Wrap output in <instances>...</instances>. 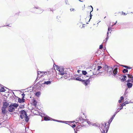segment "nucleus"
<instances>
[{
    "label": "nucleus",
    "mask_w": 133,
    "mask_h": 133,
    "mask_svg": "<svg viewBox=\"0 0 133 133\" xmlns=\"http://www.w3.org/2000/svg\"><path fill=\"white\" fill-rule=\"evenodd\" d=\"M92 68H89L87 69H89L90 71H92L93 74L95 75L99 73L98 71L102 68V67H92Z\"/></svg>",
    "instance_id": "1"
},
{
    "label": "nucleus",
    "mask_w": 133,
    "mask_h": 133,
    "mask_svg": "<svg viewBox=\"0 0 133 133\" xmlns=\"http://www.w3.org/2000/svg\"><path fill=\"white\" fill-rule=\"evenodd\" d=\"M106 124L104 123L103 124H101V131L102 133H107L108 130V127L106 126Z\"/></svg>",
    "instance_id": "2"
},
{
    "label": "nucleus",
    "mask_w": 133,
    "mask_h": 133,
    "mask_svg": "<svg viewBox=\"0 0 133 133\" xmlns=\"http://www.w3.org/2000/svg\"><path fill=\"white\" fill-rule=\"evenodd\" d=\"M56 69L59 72V74L63 75L65 73V71L63 67H56Z\"/></svg>",
    "instance_id": "3"
},
{
    "label": "nucleus",
    "mask_w": 133,
    "mask_h": 133,
    "mask_svg": "<svg viewBox=\"0 0 133 133\" xmlns=\"http://www.w3.org/2000/svg\"><path fill=\"white\" fill-rule=\"evenodd\" d=\"M26 115V113L24 111L22 110L21 111L20 117L22 119L24 118Z\"/></svg>",
    "instance_id": "4"
},
{
    "label": "nucleus",
    "mask_w": 133,
    "mask_h": 133,
    "mask_svg": "<svg viewBox=\"0 0 133 133\" xmlns=\"http://www.w3.org/2000/svg\"><path fill=\"white\" fill-rule=\"evenodd\" d=\"M15 108H14L13 105L12 104L11 105H10L9 108V110L10 112H12L13 111Z\"/></svg>",
    "instance_id": "5"
},
{
    "label": "nucleus",
    "mask_w": 133,
    "mask_h": 133,
    "mask_svg": "<svg viewBox=\"0 0 133 133\" xmlns=\"http://www.w3.org/2000/svg\"><path fill=\"white\" fill-rule=\"evenodd\" d=\"M3 107L6 108L8 106L9 104L7 102H3Z\"/></svg>",
    "instance_id": "6"
},
{
    "label": "nucleus",
    "mask_w": 133,
    "mask_h": 133,
    "mask_svg": "<svg viewBox=\"0 0 133 133\" xmlns=\"http://www.w3.org/2000/svg\"><path fill=\"white\" fill-rule=\"evenodd\" d=\"M5 91L3 87L1 85H0V91L1 92H4Z\"/></svg>",
    "instance_id": "7"
},
{
    "label": "nucleus",
    "mask_w": 133,
    "mask_h": 133,
    "mask_svg": "<svg viewBox=\"0 0 133 133\" xmlns=\"http://www.w3.org/2000/svg\"><path fill=\"white\" fill-rule=\"evenodd\" d=\"M127 78V76H123L121 77V80L123 82L126 80Z\"/></svg>",
    "instance_id": "8"
},
{
    "label": "nucleus",
    "mask_w": 133,
    "mask_h": 133,
    "mask_svg": "<svg viewBox=\"0 0 133 133\" xmlns=\"http://www.w3.org/2000/svg\"><path fill=\"white\" fill-rule=\"evenodd\" d=\"M6 108H4V107H2V112L3 114H5L6 113Z\"/></svg>",
    "instance_id": "9"
},
{
    "label": "nucleus",
    "mask_w": 133,
    "mask_h": 133,
    "mask_svg": "<svg viewBox=\"0 0 133 133\" xmlns=\"http://www.w3.org/2000/svg\"><path fill=\"white\" fill-rule=\"evenodd\" d=\"M18 102L19 103H23L24 102V99L22 98V99H21L20 98H18Z\"/></svg>",
    "instance_id": "10"
},
{
    "label": "nucleus",
    "mask_w": 133,
    "mask_h": 133,
    "mask_svg": "<svg viewBox=\"0 0 133 133\" xmlns=\"http://www.w3.org/2000/svg\"><path fill=\"white\" fill-rule=\"evenodd\" d=\"M51 118L47 116H45L44 117V119L45 121H49L51 119Z\"/></svg>",
    "instance_id": "11"
},
{
    "label": "nucleus",
    "mask_w": 133,
    "mask_h": 133,
    "mask_svg": "<svg viewBox=\"0 0 133 133\" xmlns=\"http://www.w3.org/2000/svg\"><path fill=\"white\" fill-rule=\"evenodd\" d=\"M132 84L131 83H128L127 84V85L128 86V87L129 88H131L132 86Z\"/></svg>",
    "instance_id": "12"
},
{
    "label": "nucleus",
    "mask_w": 133,
    "mask_h": 133,
    "mask_svg": "<svg viewBox=\"0 0 133 133\" xmlns=\"http://www.w3.org/2000/svg\"><path fill=\"white\" fill-rule=\"evenodd\" d=\"M117 70V68H115L114 70V71H113V73L114 74L116 75L117 73V71H118Z\"/></svg>",
    "instance_id": "13"
},
{
    "label": "nucleus",
    "mask_w": 133,
    "mask_h": 133,
    "mask_svg": "<svg viewBox=\"0 0 133 133\" xmlns=\"http://www.w3.org/2000/svg\"><path fill=\"white\" fill-rule=\"evenodd\" d=\"M107 69H108V70L107 71H108L111 72V71H113L112 67H107Z\"/></svg>",
    "instance_id": "14"
},
{
    "label": "nucleus",
    "mask_w": 133,
    "mask_h": 133,
    "mask_svg": "<svg viewBox=\"0 0 133 133\" xmlns=\"http://www.w3.org/2000/svg\"><path fill=\"white\" fill-rule=\"evenodd\" d=\"M84 81H83V82H84V84L85 85H86L88 84L89 82L88 81V79H87L86 80H84Z\"/></svg>",
    "instance_id": "15"
},
{
    "label": "nucleus",
    "mask_w": 133,
    "mask_h": 133,
    "mask_svg": "<svg viewBox=\"0 0 133 133\" xmlns=\"http://www.w3.org/2000/svg\"><path fill=\"white\" fill-rule=\"evenodd\" d=\"M12 105H13V107L15 109L17 108L18 106V104H16V103H14Z\"/></svg>",
    "instance_id": "16"
},
{
    "label": "nucleus",
    "mask_w": 133,
    "mask_h": 133,
    "mask_svg": "<svg viewBox=\"0 0 133 133\" xmlns=\"http://www.w3.org/2000/svg\"><path fill=\"white\" fill-rule=\"evenodd\" d=\"M76 80L79 81H81L82 82H83V81H84L83 80H82V79H81L79 77H77L76 78Z\"/></svg>",
    "instance_id": "17"
},
{
    "label": "nucleus",
    "mask_w": 133,
    "mask_h": 133,
    "mask_svg": "<svg viewBox=\"0 0 133 133\" xmlns=\"http://www.w3.org/2000/svg\"><path fill=\"white\" fill-rule=\"evenodd\" d=\"M108 31L107 32V36H108V34H109V32L110 33H111V28H110L109 27L108 28Z\"/></svg>",
    "instance_id": "18"
},
{
    "label": "nucleus",
    "mask_w": 133,
    "mask_h": 133,
    "mask_svg": "<svg viewBox=\"0 0 133 133\" xmlns=\"http://www.w3.org/2000/svg\"><path fill=\"white\" fill-rule=\"evenodd\" d=\"M51 83V82L50 81H47L46 82H45L44 83V84H50Z\"/></svg>",
    "instance_id": "19"
},
{
    "label": "nucleus",
    "mask_w": 133,
    "mask_h": 133,
    "mask_svg": "<svg viewBox=\"0 0 133 133\" xmlns=\"http://www.w3.org/2000/svg\"><path fill=\"white\" fill-rule=\"evenodd\" d=\"M25 119L26 122H27L29 121V119L28 118V116L27 115L24 118Z\"/></svg>",
    "instance_id": "20"
},
{
    "label": "nucleus",
    "mask_w": 133,
    "mask_h": 133,
    "mask_svg": "<svg viewBox=\"0 0 133 133\" xmlns=\"http://www.w3.org/2000/svg\"><path fill=\"white\" fill-rule=\"evenodd\" d=\"M128 70L127 69H124L123 70V73H125L128 72Z\"/></svg>",
    "instance_id": "21"
},
{
    "label": "nucleus",
    "mask_w": 133,
    "mask_h": 133,
    "mask_svg": "<svg viewBox=\"0 0 133 133\" xmlns=\"http://www.w3.org/2000/svg\"><path fill=\"white\" fill-rule=\"evenodd\" d=\"M40 92H37L36 94V95L38 97L40 95Z\"/></svg>",
    "instance_id": "22"
},
{
    "label": "nucleus",
    "mask_w": 133,
    "mask_h": 133,
    "mask_svg": "<svg viewBox=\"0 0 133 133\" xmlns=\"http://www.w3.org/2000/svg\"><path fill=\"white\" fill-rule=\"evenodd\" d=\"M82 74L84 75H86L87 74V72L86 71H82Z\"/></svg>",
    "instance_id": "23"
},
{
    "label": "nucleus",
    "mask_w": 133,
    "mask_h": 133,
    "mask_svg": "<svg viewBox=\"0 0 133 133\" xmlns=\"http://www.w3.org/2000/svg\"><path fill=\"white\" fill-rule=\"evenodd\" d=\"M128 77L131 78V79L133 77L131 75L129 74H128Z\"/></svg>",
    "instance_id": "24"
},
{
    "label": "nucleus",
    "mask_w": 133,
    "mask_h": 133,
    "mask_svg": "<svg viewBox=\"0 0 133 133\" xmlns=\"http://www.w3.org/2000/svg\"><path fill=\"white\" fill-rule=\"evenodd\" d=\"M108 36H107V37L106 38V40H104L103 43H105L106 42H107V40L108 39Z\"/></svg>",
    "instance_id": "25"
},
{
    "label": "nucleus",
    "mask_w": 133,
    "mask_h": 133,
    "mask_svg": "<svg viewBox=\"0 0 133 133\" xmlns=\"http://www.w3.org/2000/svg\"><path fill=\"white\" fill-rule=\"evenodd\" d=\"M116 115V114H114L113 115V116H112V117L111 118V121H110V122H111L112 120H113V118H114V117H115V115Z\"/></svg>",
    "instance_id": "26"
},
{
    "label": "nucleus",
    "mask_w": 133,
    "mask_h": 133,
    "mask_svg": "<svg viewBox=\"0 0 133 133\" xmlns=\"http://www.w3.org/2000/svg\"><path fill=\"white\" fill-rule=\"evenodd\" d=\"M103 48V45H100L99 46V49H102Z\"/></svg>",
    "instance_id": "27"
},
{
    "label": "nucleus",
    "mask_w": 133,
    "mask_h": 133,
    "mask_svg": "<svg viewBox=\"0 0 133 133\" xmlns=\"http://www.w3.org/2000/svg\"><path fill=\"white\" fill-rule=\"evenodd\" d=\"M22 98L24 99V96H25V94L24 93H23L22 94Z\"/></svg>",
    "instance_id": "28"
},
{
    "label": "nucleus",
    "mask_w": 133,
    "mask_h": 133,
    "mask_svg": "<svg viewBox=\"0 0 133 133\" xmlns=\"http://www.w3.org/2000/svg\"><path fill=\"white\" fill-rule=\"evenodd\" d=\"M120 99H120L121 100H123L124 99L123 97L122 96L121 97Z\"/></svg>",
    "instance_id": "29"
},
{
    "label": "nucleus",
    "mask_w": 133,
    "mask_h": 133,
    "mask_svg": "<svg viewBox=\"0 0 133 133\" xmlns=\"http://www.w3.org/2000/svg\"><path fill=\"white\" fill-rule=\"evenodd\" d=\"M124 103L125 104H128L129 103H128V101H126Z\"/></svg>",
    "instance_id": "30"
},
{
    "label": "nucleus",
    "mask_w": 133,
    "mask_h": 133,
    "mask_svg": "<svg viewBox=\"0 0 133 133\" xmlns=\"http://www.w3.org/2000/svg\"><path fill=\"white\" fill-rule=\"evenodd\" d=\"M131 81V80H130V79H128V80L127 81V82H128V83H129V82Z\"/></svg>",
    "instance_id": "31"
},
{
    "label": "nucleus",
    "mask_w": 133,
    "mask_h": 133,
    "mask_svg": "<svg viewBox=\"0 0 133 133\" xmlns=\"http://www.w3.org/2000/svg\"><path fill=\"white\" fill-rule=\"evenodd\" d=\"M42 11H43L42 10H40V11L38 13H41L42 12Z\"/></svg>",
    "instance_id": "32"
},
{
    "label": "nucleus",
    "mask_w": 133,
    "mask_h": 133,
    "mask_svg": "<svg viewBox=\"0 0 133 133\" xmlns=\"http://www.w3.org/2000/svg\"><path fill=\"white\" fill-rule=\"evenodd\" d=\"M121 108L120 109V110H121V109H122V108H123V105H121Z\"/></svg>",
    "instance_id": "33"
},
{
    "label": "nucleus",
    "mask_w": 133,
    "mask_h": 133,
    "mask_svg": "<svg viewBox=\"0 0 133 133\" xmlns=\"http://www.w3.org/2000/svg\"><path fill=\"white\" fill-rule=\"evenodd\" d=\"M125 104H126L124 103L123 104H122V105H123V106H125Z\"/></svg>",
    "instance_id": "34"
},
{
    "label": "nucleus",
    "mask_w": 133,
    "mask_h": 133,
    "mask_svg": "<svg viewBox=\"0 0 133 133\" xmlns=\"http://www.w3.org/2000/svg\"><path fill=\"white\" fill-rule=\"evenodd\" d=\"M87 122L89 124H90V121H88Z\"/></svg>",
    "instance_id": "35"
},
{
    "label": "nucleus",
    "mask_w": 133,
    "mask_h": 133,
    "mask_svg": "<svg viewBox=\"0 0 133 133\" xmlns=\"http://www.w3.org/2000/svg\"><path fill=\"white\" fill-rule=\"evenodd\" d=\"M76 127V125L75 124H74L72 126V127L73 128H74V127Z\"/></svg>",
    "instance_id": "36"
},
{
    "label": "nucleus",
    "mask_w": 133,
    "mask_h": 133,
    "mask_svg": "<svg viewBox=\"0 0 133 133\" xmlns=\"http://www.w3.org/2000/svg\"><path fill=\"white\" fill-rule=\"evenodd\" d=\"M121 101H122V100H121L120 99V100H119L118 102L119 103H121Z\"/></svg>",
    "instance_id": "37"
},
{
    "label": "nucleus",
    "mask_w": 133,
    "mask_h": 133,
    "mask_svg": "<svg viewBox=\"0 0 133 133\" xmlns=\"http://www.w3.org/2000/svg\"><path fill=\"white\" fill-rule=\"evenodd\" d=\"M92 11H91L90 12V13ZM90 17H90V20H90V19H91V16H92V15L91 14V13H90ZM89 21H90V20H89Z\"/></svg>",
    "instance_id": "38"
},
{
    "label": "nucleus",
    "mask_w": 133,
    "mask_h": 133,
    "mask_svg": "<svg viewBox=\"0 0 133 133\" xmlns=\"http://www.w3.org/2000/svg\"><path fill=\"white\" fill-rule=\"evenodd\" d=\"M122 14H123L124 15H126V14L124 12H122Z\"/></svg>",
    "instance_id": "39"
},
{
    "label": "nucleus",
    "mask_w": 133,
    "mask_h": 133,
    "mask_svg": "<svg viewBox=\"0 0 133 133\" xmlns=\"http://www.w3.org/2000/svg\"><path fill=\"white\" fill-rule=\"evenodd\" d=\"M131 81L133 83V77L132 78V79H131Z\"/></svg>",
    "instance_id": "40"
},
{
    "label": "nucleus",
    "mask_w": 133,
    "mask_h": 133,
    "mask_svg": "<svg viewBox=\"0 0 133 133\" xmlns=\"http://www.w3.org/2000/svg\"><path fill=\"white\" fill-rule=\"evenodd\" d=\"M81 71V70H78V71H77V72H78V73H79L80 72V71Z\"/></svg>",
    "instance_id": "41"
},
{
    "label": "nucleus",
    "mask_w": 133,
    "mask_h": 133,
    "mask_svg": "<svg viewBox=\"0 0 133 133\" xmlns=\"http://www.w3.org/2000/svg\"><path fill=\"white\" fill-rule=\"evenodd\" d=\"M74 10V9H70V10H71V11H73V10Z\"/></svg>",
    "instance_id": "42"
},
{
    "label": "nucleus",
    "mask_w": 133,
    "mask_h": 133,
    "mask_svg": "<svg viewBox=\"0 0 133 133\" xmlns=\"http://www.w3.org/2000/svg\"><path fill=\"white\" fill-rule=\"evenodd\" d=\"M127 69H132V68H130V67H127Z\"/></svg>",
    "instance_id": "43"
},
{
    "label": "nucleus",
    "mask_w": 133,
    "mask_h": 133,
    "mask_svg": "<svg viewBox=\"0 0 133 133\" xmlns=\"http://www.w3.org/2000/svg\"><path fill=\"white\" fill-rule=\"evenodd\" d=\"M121 65L122 66H124V67H125V66H126V65Z\"/></svg>",
    "instance_id": "44"
},
{
    "label": "nucleus",
    "mask_w": 133,
    "mask_h": 133,
    "mask_svg": "<svg viewBox=\"0 0 133 133\" xmlns=\"http://www.w3.org/2000/svg\"><path fill=\"white\" fill-rule=\"evenodd\" d=\"M117 21H116V22H115V23L113 25H112V26H113V25H115V24L117 23Z\"/></svg>",
    "instance_id": "45"
},
{
    "label": "nucleus",
    "mask_w": 133,
    "mask_h": 133,
    "mask_svg": "<svg viewBox=\"0 0 133 133\" xmlns=\"http://www.w3.org/2000/svg\"><path fill=\"white\" fill-rule=\"evenodd\" d=\"M79 0L80 2H82L83 1H84V0Z\"/></svg>",
    "instance_id": "46"
},
{
    "label": "nucleus",
    "mask_w": 133,
    "mask_h": 133,
    "mask_svg": "<svg viewBox=\"0 0 133 133\" xmlns=\"http://www.w3.org/2000/svg\"><path fill=\"white\" fill-rule=\"evenodd\" d=\"M55 66H57L56 65H55V64H54V66H53V67L55 66Z\"/></svg>",
    "instance_id": "47"
},
{
    "label": "nucleus",
    "mask_w": 133,
    "mask_h": 133,
    "mask_svg": "<svg viewBox=\"0 0 133 133\" xmlns=\"http://www.w3.org/2000/svg\"><path fill=\"white\" fill-rule=\"evenodd\" d=\"M22 107H21V108H23V104H22Z\"/></svg>",
    "instance_id": "48"
},
{
    "label": "nucleus",
    "mask_w": 133,
    "mask_h": 133,
    "mask_svg": "<svg viewBox=\"0 0 133 133\" xmlns=\"http://www.w3.org/2000/svg\"><path fill=\"white\" fill-rule=\"evenodd\" d=\"M119 111H118L117 112H116V114H117L118 112Z\"/></svg>",
    "instance_id": "49"
},
{
    "label": "nucleus",
    "mask_w": 133,
    "mask_h": 133,
    "mask_svg": "<svg viewBox=\"0 0 133 133\" xmlns=\"http://www.w3.org/2000/svg\"><path fill=\"white\" fill-rule=\"evenodd\" d=\"M91 6V7H92V10H93V8H92V6Z\"/></svg>",
    "instance_id": "50"
},
{
    "label": "nucleus",
    "mask_w": 133,
    "mask_h": 133,
    "mask_svg": "<svg viewBox=\"0 0 133 133\" xmlns=\"http://www.w3.org/2000/svg\"><path fill=\"white\" fill-rule=\"evenodd\" d=\"M42 72V73H44V72L43 71H42V72Z\"/></svg>",
    "instance_id": "51"
},
{
    "label": "nucleus",
    "mask_w": 133,
    "mask_h": 133,
    "mask_svg": "<svg viewBox=\"0 0 133 133\" xmlns=\"http://www.w3.org/2000/svg\"><path fill=\"white\" fill-rule=\"evenodd\" d=\"M75 133H77V132H76V131H75Z\"/></svg>",
    "instance_id": "52"
},
{
    "label": "nucleus",
    "mask_w": 133,
    "mask_h": 133,
    "mask_svg": "<svg viewBox=\"0 0 133 133\" xmlns=\"http://www.w3.org/2000/svg\"><path fill=\"white\" fill-rule=\"evenodd\" d=\"M65 122H66V121H64V123H65Z\"/></svg>",
    "instance_id": "53"
},
{
    "label": "nucleus",
    "mask_w": 133,
    "mask_h": 133,
    "mask_svg": "<svg viewBox=\"0 0 133 133\" xmlns=\"http://www.w3.org/2000/svg\"><path fill=\"white\" fill-rule=\"evenodd\" d=\"M44 73H47V72H44Z\"/></svg>",
    "instance_id": "54"
},
{
    "label": "nucleus",
    "mask_w": 133,
    "mask_h": 133,
    "mask_svg": "<svg viewBox=\"0 0 133 133\" xmlns=\"http://www.w3.org/2000/svg\"><path fill=\"white\" fill-rule=\"evenodd\" d=\"M98 66L99 67V66Z\"/></svg>",
    "instance_id": "55"
},
{
    "label": "nucleus",
    "mask_w": 133,
    "mask_h": 133,
    "mask_svg": "<svg viewBox=\"0 0 133 133\" xmlns=\"http://www.w3.org/2000/svg\"><path fill=\"white\" fill-rule=\"evenodd\" d=\"M38 74H39V73H38Z\"/></svg>",
    "instance_id": "56"
},
{
    "label": "nucleus",
    "mask_w": 133,
    "mask_h": 133,
    "mask_svg": "<svg viewBox=\"0 0 133 133\" xmlns=\"http://www.w3.org/2000/svg\"><path fill=\"white\" fill-rule=\"evenodd\" d=\"M56 121H57V120H56Z\"/></svg>",
    "instance_id": "57"
}]
</instances>
